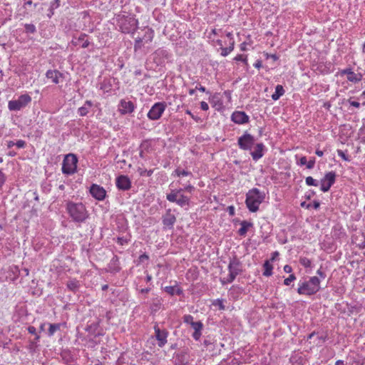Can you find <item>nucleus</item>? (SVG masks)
Masks as SVG:
<instances>
[{
  "label": "nucleus",
  "instance_id": "nucleus-8",
  "mask_svg": "<svg viewBox=\"0 0 365 365\" xmlns=\"http://www.w3.org/2000/svg\"><path fill=\"white\" fill-rule=\"evenodd\" d=\"M228 276L221 279L223 284L232 282L235 277L240 273L241 264L240 262L235 259L230 260L228 265Z\"/></svg>",
  "mask_w": 365,
  "mask_h": 365
},
{
  "label": "nucleus",
  "instance_id": "nucleus-51",
  "mask_svg": "<svg viewBox=\"0 0 365 365\" xmlns=\"http://www.w3.org/2000/svg\"><path fill=\"white\" fill-rule=\"evenodd\" d=\"M272 258L270 259V262H273L275 260V259L279 256V252H274L272 254Z\"/></svg>",
  "mask_w": 365,
  "mask_h": 365
},
{
  "label": "nucleus",
  "instance_id": "nucleus-44",
  "mask_svg": "<svg viewBox=\"0 0 365 365\" xmlns=\"http://www.w3.org/2000/svg\"><path fill=\"white\" fill-rule=\"evenodd\" d=\"M200 108H201L202 110L206 111V110H207L209 109V106H208V104L206 102L202 101L200 103Z\"/></svg>",
  "mask_w": 365,
  "mask_h": 365
},
{
  "label": "nucleus",
  "instance_id": "nucleus-53",
  "mask_svg": "<svg viewBox=\"0 0 365 365\" xmlns=\"http://www.w3.org/2000/svg\"><path fill=\"white\" fill-rule=\"evenodd\" d=\"M139 259L141 262H143L144 260L148 259V256L145 254H143L140 256Z\"/></svg>",
  "mask_w": 365,
  "mask_h": 365
},
{
  "label": "nucleus",
  "instance_id": "nucleus-61",
  "mask_svg": "<svg viewBox=\"0 0 365 365\" xmlns=\"http://www.w3.org/2000/svg\"><path fill=\"white\" fill-rule=\"evenodd\" d=\"M86 34H81L79 38H78V41H83L86 38Z\"/></svg>",
  "mask_w": 365,
  "mask_h": 365
},
{
  "label": "nucleus",
  "instance_id": "nucleus-22",
  "mask_svg": "<svg viewBox=\"0 0 365 365\" xmlns=\"http://www.w3.org/2000/svg\"><path fill=\"white\" fill-rule=\"evenodd\" d=\"M227 36L230 39V45H229L228 47H225H225H222L221 48V50H222L221 55L222 56H227L234 49L235 41L233 39L232 34L229 32V33L227 34Z\"/></svg>",
  "mask_w": 365,
  "mask_h": 365
},
{
  "label": "nucleus",
  "instance_id": "nucleus-33",
  "mask_svg": "<svg viewBox=\"0 0 365 365\" xmlns=\"http://www.w3.org/2000/svg\"><path fill=\"white\" fill-rule=\"evenodd\" d=\"M306 184L309 186H315L317 187L319 185V182L317 180L314 179L312 177L309 176L305 179Z\"/></svg>",
  "mask_w": 365,
  "mask_h": 365
},
{
  "label": "nucleus",
  "instance_id": "nucleus-9",
  "mask_svg": "<svg viewBox=\"0 0 365 365\" xmlns=\"http://www.w3.org/2000/svg\"><path fill=\"white\" fill-rule=\"evenodd\" d=\"M166 108L164 102L155 103L148 113V118L151 120H156L160 118Z\"/></svg>",
  "mask_w": 365,
  "mask_h": 365
},
{
  "label": "nucleus",
  "instance_id": "nucleus-47",
  "mask_svg": "<svg viewBox=\"0 0 365 365\" xmlns=\"http://www.w3.org/2000/svg\"><path fill=\"white\" fill-rule=\"evenodd\" d=\"M307 163V159L305 156L302 157L299 159V165H305Z\"/></svg>",
  "mask_w": 365,
  "mask_h": 365
},
{
  "label": "nucleus",
  "instance_id": "nucleus-49",
  "mask_svg": "<svg viewBox=\"0 0 365 365\" xmlns=\"http://www.w3.org/2000/svg\"><path fill=\"white\" fill-rule=\"evenodd\" d=\"M284 271L286 272V273H291L292 271V268L291 266L288 265V264H286L284 267Z\"/></svg>",
  "mask_w": 365,
  "mask_h": 365
},
{
  "label": "nucleus",
  "instance_id": "nucleus-19",
  "mask_svg": "<svg viewBox=\"0 0 365 365\" xmlns=\"http://www.w3.org/2000/svg\"><path fill=\"white\" fill-rule=\"evenodd\" d=\"M341 76H346V79L352 83H357L361 80L360 73H356L351 69H345L341 71Z\"/></svg>",
  "mask_w": 365,
  "mask_h": 365
},
{
  "label": "nucleus",
  "instance_id": "nucleus-50",
  "mask_svg": "<svg viewBox=\"0 0 365 365\" xmlns=\"http://www.w3.org/2000/svg\"><path fill=\"white\" fill-rule=\"evenodd\" d=\"M349 104L355 108H359L360 106V103L355 101H349Z\"/></svg>",
  "mask_w": 365,
  "mask_h": 365
},
{
  "label": "nucleus",
  "instance_id": "nucleus-59",
  "mask_svg": "<svg viewBox=\"0 0 365 365\" xmlns=\"http://www.w3.org/2000/svg\"><path fill=\"white\" fill-rule=\"evenodd\" d=\"M186 113L188 114L189 115L191 116L192 118L195 119V120H197V118L194 116V115L191 113L190 110H186Z\"/></svg>",
  "mask_w": 365,
  "mask_h": 365
},
{
  "label": "nucleus",
  "instance_id": "nucleus-17",
  "mask_svg": "<svg viewBox=\"0 0 365 365\" xmlns=\"http://www.w3.org/2000/svg\"><path fill=\"white\" fill-rule=\"evenodd\" d=\"M231 120L236 124L242 125L248 123L250 117L243 111H235L231 115Z\"/></svg>",
  "mask_w": 365,
  "mask_h": 365
},
{
  "label": "nucleus",
  "instance_id": "nucleus-14",
  "mask_svg": "<svg viewBox=\"0 0 365 365\" xmlns=\"http://www.w3.org/2000/svg\"><path fill=\"white\" fill-rule=\"evenodd\" d=\"M155 336L159 347H163L168 342V331L163 329H160L158 325L154 327Z\"/></svg>",
  "mask_w": 365,
  "mask_h": 365
},
{
  "label": "nucleus",
  "instance_id": "nucleus-60",
  "mask_svg": "<svg viewBox=\"0 0 365 365\" xmlns=\"http://www.w3.org/2000/svg\"><path fill=\"white\" fill-rule=\"evenodd\" d=\"M316 154H317L318 156L322 157V156H323L324 153H323V151H322V150H316Z\"/></svg>",
  "mask_w": 365,
  "mask_h": 365
},
{
  "label": "nucleus",
  "instance_id": "nucleus-25",
  "mask_svg": "<svg viewBox=\"0 0 365 365\" xmlns=\"http://www.w3.org/2000/svg\"><path fill=\"white\" fill-rule=\"evenodd\" d=\"M241 227L238 230V234L240 236H245L248 230L253 226V224L250 222L243 220L240 222Z\"/></svg>",
  "mask_w": 365,
  "mask_h": 365
},
{
  "label": "nucleus",
  "instance_id": "nucleus-38",
  "mask_svg": "<svg viewBox=\"0 0 365 365\" xmlns=\"http://www.w3.org/2000/svg\"><path fill=\"white\" fill-rule=\"evenodd\" d=\"M315 165V158H312L309 161H307L306 165L308 169H312Z\"/></svg>",
  "mask_w": 365,
  "mask_h": 365
},
{
  "label": "nucleus",
  "instance_id": "nucleus-27",
  "mask_svg": "<svg viewBox=\"0 0 365 365\" xmlns=\"http://www.w3.org/2000/svg\"><path fill=\"white\" fill-rule=\"evenodd\" d=\"M264 272L263 275L265 277H269L272 275L273 266L269 260H266L263 264Z\"/></svg>",
  "mask_w": 365,
  "mask_h": 365
},
{
  "label": "nucleus",
  "instance_id": "nucleus-63",
  "mask_svg": "<svg viewBox=\"0 0 365 365\" xmlns=\"http://www.w3.org/2000/svg\"><path fill=\"white\" fill-rule=\"evenodd\" d=\"M149 291H150V289H148V288H145V289H142L140 290V292H141V293H148Z\"/></svg>",
  "mask_w": 365,
  "mask_h": 365
},
{
  "label": "nucleus",
  "instance_id": "nucleus-29",
  "mask_svg": "<svg viewBox=\"0 0 365 365\" xmlns=\"http://www.w3.org/2000/svg\"><path fill=\"white\" fill-rule=\"evenodd\" d=\"M19 269L16 266H11L9 267V274L7 277L11 280L14 281L19 276Z\"/></svg>",
  "mask_w": 365,
  "mask_h": 365
},
{
  "label": "nucleus",
  "instance_id": "nucleus-21",
  "mask_svg": "<svg viewBox=\"0 0 365 365\" xmlns=\"http://www.w3.org/2000/svg\"><path fill=\"white\" fill-rule=\"evenodd\" d=\"M264 145L263 143H257L255 150L251 152V155L254 160H258L264 155Z\"/></svg>",
  "mask_w": 365,
  "mask_h": 365
},
{
  "label": "nucleus",
  "instance_id": "nucleus-52",
  "mask_svg": "<svg viewBox=\"0 0 365 365\" xmlns=\"http://www.w3.org/2000/svg\"><path fill=\"white\" fill-rule=\"evenodd\" d=\"M317 274L320 276L321 278L324 279L326 277L325 274L322 271L321 269H319L317 271Z\"/></svg>",
  "mask_w": 365,
  "mask_h": 365
},
{
  "label": "nucleus",
  "instance_id": "nucleus-35",
  "mask_svg": "<svg viewBox=\"0 0 365 365\" xmlns=\"http://www.w3.org/2000/svg\"><path fill=\"white\" fill-rule=\"evenodd\" d=\"M24 27L26 33L34 34L36 31V26L32 24H26Z\"/></svg>",
  "mask_w": 365,
  "mask_h": 365
},
{
  "label": "nucleus",
  "instance_id": "nucleus-20",
  "mask_svg": "<svg viewBox=\"0 0 365 365\" xmlns=\"http://www.w3.org/2000/svg\"><path fill=\"white\" fill-rule=\"evenodd\" d=\"M176 222V217L175 215L171 213V210H167L165 215L163 217V223L164 226L171 229L173 227L174 224Z\"/></svg>",
  "mask_w": 365,
  "mask_h": 365
},
{
  "label": "nucleus",
  "instance_id": "nucleus-48",
  "mask_svg": "<svg viewBox=\"0 0 365 365\" xmlns=\"http://www.w3.org/2000/svg\"><path fill=\"white\" fill-rule=\"evenodd\" d=\"M28 331L31 334L36 335V329L34 327H32V326L29 327Z\"/></svg>",
  "mask_w": 365,
  "mask_h": 365
},
{
  "label": "nucleus",
  "instance_id": "nucleus-56",
  "mask_svg": "<svg viewBox=\"0 0 365 365\" xmlns=\"http://www.w3.org/2000/svg\"><path fill=\"white\" fill-rule=\"evenodd\" d=\"M240 49L242 51H246L247 50V43L245 42H243L240 44Z\"/></svg>",
  "mask_w": 365,
  "mask_h": 365
},
{
  "label": "nucleus",
  "instance_id": "nucleus-42",
  "mask_svg": "<svg viewBox=\"0 0 365 365\" xmlns=\"http://www.w3.org/2000/svg\"><path fill=\"white\" fill-rule=\"evenodd\" d=\"M15 145H16V147H17V148H24V147L25 146L26 143H25V141H24V140H18V141L15 143Z\"/></svg>",
  "mask_w": 365,
  "mask_h": 365
},
{
  "label": "nucleus",
  "instance_id": "nucleus-18",
  "mask_svg": "<svg viewBox=\"0 0 365 365\" xmlns=\"http://www.w3.org/2000/svg\"><path fill=\"white\" fill-rule=\"evenodd\" d=\"M46 76L55 84L59 83L63 78V74L57 70H48Z\"/></svg>",
  "mask_w": 365,
  "mask_h": 365
},
{
  "label": "nucleus",
  "instance_id": "nucleus-30",
  "mask_svg": "<svg viewBox=\"0 0 365 365\" xmlns=\"http://www.w3.org/2000/svg\"><path fill=\"white\" fill-rule=\"evenodd\" d=\"M173 176L181 177V176H188L192 175V173L189 171H186L185 170H182L180 168H176L173 173H172Z\"/></svg>",
  "mask_w": 365,
  "mask_h": 365
},
{
  "label": "nucleus",
  "instance_id": "nucleus-6",
  "mask_svg": "<svg viewBox=\"0 0 365 365\" xmlns=\"http://www.w3.org/2000/svg\"><path fill=\"white\" fill-rule=\"evenodd\" d=\"M78 158L74 154H68L65 156L62 163V173L71 175L77 170Z\"/></svg>",
  "mask_w": 365,
  "mask_h": 365
},
{
  "label": "nucleus",
  "instance_id": "nucleus-1",
  "mask_svg": "<svg viewBox=\"0 0 365 365\" xmlns=\"http://www.w3.org/2000/svg\"><path fill=\"white\" fill-rule=\"evenodd\" d=\"M195 190L194 186L191 184L186 185L184 188L173 189L170 190V193L166 195V199L170 202H175L181 207L190 205V199L187 195L182 193L183 191H187L192 193Z\"/></svg>",
  "mask_w": 365,
  "mask_h": 365
},
{
  "label": "nucleus",
  "instance_id": "nucleus-16",
  "mask_svg": "<svg viewBox=\"0 0 365 365\" xmlns=\"http://www.w3.org/2000/svg\"><path fill=\"white\" fill-rule=\"evenodd\" d=\"M116 187L121 190H128L131 187V181L126 175H120L116 178Z\"/></svg>",
  "mask_w": 365,
  "mask_h": 365
},
{
  "label": "nucleus",
  "instance_id": "nucleus-3",
  "mask_svg": "<svg viewBox=\"0 0 365 365\" xmlns=\"http://www.w3.org/2000/svg\"><path fill=\"white\" fill-rule=\"evenodd\" d=\"M265 194L257 188L250 190L246 195L245 203L248 210L255 212L259 210L260 204L264 201Z\"/></svg>",
  "mask_w": 365,
  "mask_h": 365
},
{
  "label": "nucleus",
  "instance_id": "nucleus-40",
  "mask_svg": "<svg viewBox=\"0 0 365 365\" xmlns=\"http://www.w3.org/2000/svg\"><path fill=\"white\" fill-rule=\"evenodd\" d=\"M337 154L339 157H341L343 160H346V161H349V159L348 158V156L341 150H337Z\"/></svg>",
  "mask_w": 365,
  "mask_h": 365
},
{
  "label": "nucleus",
  "instance_id": "nucleus-57",
  "mask_svg": "<svg viewBox=\"0 0 365 365\" xmlns=\"http://www.w3.org/2000/svg\"><path fill=\"white\" fill-rule=\"evenodd\" d=\"M118 242L119 244H120V245H123L124 243H126L127 242H126V240H124L123 238H122V237H118Z\"/></svg>",
  "mask_w": 365,
  "mask_h": 365
},
{
  "label": "nucleus",
  "instance_id": "nucleus-15",
  "mask_svg": "<svg viewBox=\"0 0 365 365\" xmlns=\"http://www.w3.org/2000/svg\"><path fill=\"white\" fill-rule=\"evenodd\" d=\"M135 106L130 101L123 99L120 101L118 110L122 115L131 113L134 111Z\"/></svg>",
  "mask_w": 365,
  "mask_h": 365
},
{
  "label": "nucleus",
  "instance_id": "nucleus-36",
  "mask_svg": "<svg viewBox=\"0 0 365 365\" xmlns=\"http://www.w3.org/2000/svg\"><path fill=\"white\" fill-rule=\"evenodd\" d=\"M194 318L192 315L190 314H186L183 317V322L184 323L187 324H190V326L192 325V324H194L195 322H194Z\"/></svg>",
  "mask_w": 365,
  "mask_h": 365
},
{
  "label": "nucleus",
  "instance_id": "nucleus-55",
  "mask_svg": "<svg viewBox=\"0 0 365 365\" xmlns=\"http://www.w3.org/2000/svg\"><path fill=\"white\" fill-rule=\"evenodd\" d=\"M254 66L257 68H260L262 67V62L260 61H257L254 63Z\"/></svg>",
  "mask_w": 365,
  "mask_h": 365
},
{
  "label": "nucleus",
  "instance_id": "nucleus-32",
  "mask_svg": "<svg viewBox=\"0 0 365 365\" xmlns=\"http://www.w3.org/2000/svg\"><path fill=\"white\" fill-rule=\"evenodd\" d=\"M212 305L215 307H217L220 310H224L225 309L224 305V301L221 299H215L212 302Z\"/></svg>",
  "mask_w": 365,
  "mask_h": 365
},
{
  "label": "nucleus",
  "instance_id": "nucleus-2",
  "mask_svg": "<svg viewBox=\"0 0 365 365\" xmlns=\"http://www.w3.org/2000/svg\"><path fill=\"white\" fill-rule=\"evenodd\" d=\"M66 210L76 222H83L88 217V210L82 202L69 201L66 203Z\"/></svg>",
  "mask_w": 365,
  "mask_h": 365
},
{
  "label": "nucleus",
  "instance_id": "nucleus-54",
  "mask_svg": "<svg viewBox=\"0 0 365 365\" xmlns=\"http://www.w3.org/2000/svg\"><path fill=\"white\" fill-rule=\"evenodd\" d=\"M89 41L87 40V39H85L83 42H82V45L81 46L83 48H87L88 46H89Z\"/></svg>",
  "mask_w": 365,
  "mask_h": 365
},
{
  "label": "nucleus",
  "instance_id": "nucleus-10",
  "mask_svg": "<svg viewBox=\"0 0 365 365\" xmlns=\"http://www.w3.org/2000/svg\"><path fill=\"white\" fill-rule=\"evenodd\" d=\"M237 143L241 149L245 150H251L255 143V138L250 133H245L238 138Z\"/></svg>",
  "mask_w": 365,
  "mask_h": 365
},
{
  "label": "nucleus",
  "instance_id": "nucleus-7",
  "mask_svg": "<svg viewBox=\"0 0 365 365\" xmlns=\"http://www.w3.org/2000/svg\"><path fill=\"white\" fill-rule=\"evenodd\" d=\"M31 101V97L28 93L21 95L18 99L9 101L8 108L11 111H19L25 108Z\"/></svg>",
  "mask_w": 365,
  "mask_h": 365
},
{
  "label": "nucleus",
  "instance_id": "nucleus-41",
  "mask_svg": "<svg viewBox=\"0 0 365 365\" xmlns=\"http://www.w3.org/2000/svg\"><path fill=\"white\" fill-rule=\"evenodd\" d=\"M165 290L168 293H169V294H172V295H173V294H175V288L174 287H173V286H168V287H165Z\"/></svg>",
  "mask_w": 365,
  "mask_h": 365
},
{
  "label": "nucleus",
  "instance_id": "nucleus-58",
  "mask_svg": "<svg viewBox=\"0 0 365 365\" xmlns=\"http://www.w3.org/2000/svg\"><path fill=\"white\" fill-rule=\"evenodd\" d=\"M195 89H197L200 91H201V92H205V91H206L205 88L204 86H200L199 87L196 86Z\"/></svg>",
  "mask_w": 365,
  "mask_h": 365
},
{
  "label": "nucleus",
  "instance_id": "nucleus-23",
  "mask_svg": "<svg viewBox=\"0 0 365 365\" xmlns=\"http://www.w3.org/2000/svg\"><path fill=\"white\" fill-rule=\"evenodd\" d=\"M191 327L194 329V333L192 334V337L196 340L198 341L202 335V329L203 328V324L201 322H196Z\"/></svg>",
  "mask_w": 365,
  "mask_h": 365
},
{
  "label": "nucleus",
  "instance_id": "nucleus-45",
  "mask_svg": "<svg viewBox=\"0 0 365 365\" xmlns=\"http://www.w3.org/2000/svg\"><path fill=\"white\" fill-rule=\"evenodd\" d=\"M235 60L237 61H246L247 59L244 56L239 54L235 56Z\"/></svg>",
  "mask_w": 365,
  "mask_h": 365
},
{
  "label": "nucleus",
  "instance_id": "nucleus-37",
  "mask_svg": "<svg viewBox=\"0 0 365 365\" xmlns=\"http://www.w3.org/2000/svg\"><path fill=\"white\" fill-rule=\"evenodd\" d=\"M296 279V277L294 274H290L287 278L284 280V284L289 286L292 282Z\"/></svg>",
  "mask_w": 365,
  "mask_h": 365
},
{
  "label": "nucleus",
  "instance_id": "nucleus-24",
  "mask_svg": "<svg viewBox=\"0 0 365 365\" xmlns=\"http://www.w3.org/2000/svg\"><path fill=\"white\" fill-rule=\"evenodd\" d=\"M93 106V103L91 101H86L84 103V105L81 107H80L78 110V113L80 116H85L86 115L91 108Z\"/></svg>",
  "mask_w": 365,
  "mask_h": 365
},
{
  "label": "nucleus",
  "instance_id": "nucleus-4",
  "mask_svg": "<svg viewBox=\"0 0 365 365\" xmlns=\"http://www.w3.org/2000/svg\"><path fill=\"white\" fill-rule=\"evenodd\" d=\"M320 289V279L312 277L308 280H300L298 283L297 292L301 295H312Z\"/></svg>",
  "mask_w": 365,
  "mask_h": 365
},
{
  "label": "nucleus",
  "instance_id": "nucleus-5",
  "mask_svg": "<svg viewBox=\"0 0 365 365\" xmlns=\"http://www.w3.org/2000/svg\"><path fill=\"white\" fill-rule=\"evenodd\" d=\"M117 21L121 31L126 34L134 31L138 26V21L130 16L118 15Z\"/></svg>",
  "mask_w": 365,
  "mask_h": 365
},
{
  "label": "nucleus",
  "instance_id": "nucleus-12",
  "mask_svg": "<svg viewBox=\"0 0 365 365\" xmlns=\"http://www.w3.org/2000/svg\"><path fill=\"white\" fill-rule=\"evenodd\" d=\"M336 175L334 172L327 173L321 180V190L324 192H328L335 182Z\"/></svg>",
  "mask_w": 365,
  "mask_h": 365
},
{
  "label": "nucleus",
  "instance_id": "nucleus-34",
  "mask_svg": "<svg viewBox=\"0 0 365 365\" xmlns=\"http://www.w3.org/2000/svg\"><path fill=\"white\" fill-rule=\"evenodd\" d=\"M299 263L304 267H312V261L307 257H301L299 259Z\"/></svg>",
  "mask_w": 365,
  "mask_h": 365
},
{
  "label": "nucleus",
  "instance_id": "nucleus-31",
  "mask_svg": "<svg viewBox=\"0 0 365 365\" xmlns=\"http://www.w3.org/2000/svg\"><path fill=\"white\" fill-rule=\"evenodd\" d=\"M60 324H50L48 334L49 336H53L55 332L60 329Z\"/></svg>",
  "mask_w": 365,
  "mask_h": 365
},
{
  "label": "nucleus",
  "instance_id": "nucleus-26",
  "mask_svg": "<svg viewBox=\"0 0 365 365\" xmlns=\"http://www.w3.org/2000/svg\"><path fill=\"white\" fill-rule=\"evenodd\" d=\"M66 286L70 291L76 292L80 287V283L76 279H71L68 281Z\"/></svg>",
  "mask_w": 365,
  "mask_h": 365
},
{
  "label": "nucleus",
  "instance_id": "nucleus-28",
  "mask_svg": "<svg viewBox=\"0 0 365 365\" xmlns=\"http://www.w3.org/2000/svg\"><path fill=\"white\" fill-rule=\"evenodd\" d=\"M284 93V89L283 88L282 86L281 85H277L276 87H275V91L274 93L272 95V98L274 100V101H277L282 96H283Z\"/></svg>",
  "mask_w": 365,
  "mask_h": 365
},
{
  "label": "nucleus",
  "instance_id": "nucleus-46",
  "mask_svg": "<svg viewBox=\"0 0 365 365\" xmlns=\"http://www.w3.org/2000/svg\"><path fill=\"white\" fill-rule=\"evenodd\" d=\"M362 237H363V240L358 243L357 244V246L360 248V249H364L365 248V235H362Z\"/></svg>",
  "mask_w": 365,
  "mask_h": 365
},
{
  "label": "nucleus",
  "instance_id": "nucleus-39",
  "mask_svg": "<svg viewBox=\"0 0 365 365\" xmlns=\"http://www.w3.org/2000/svg\"><path fill=\"white\" fill-rule=\"evenodd\" d=\"M60 0H53L51 3V6H50V9L51 10H53L55 9H57L59 5H60Z\"/></svg>",
  "mask_w": 365,
  "mask_h": 365
},
{
  "label": "nucleus",
  "instance_id": "nucleus-43",
  "mask_svg": "<svg viewBox=\"0 0 365 365\" xmlns=\"http://www.w3.org/2000/svg\"><path fill=\"white\" fill-rule=\"evenodd\" d=\"M6 178L4 173L0 170V188L2 187L4 183L5 182Z\"/></svg>",
  "mask_w": 365,
  "mask_h": 365
},
{
  "label": "nucleus",
  "instance_id": "nucleus-62",
  "mask_svg": "<svg viewBox=\"0 0 365 365\" xmlns=\"http://www.w3.org/2000/svg\"><path fill=\"white\" fill-rule=\"evenodd\" d=\"M335 365H344V361L341 360H338L336 361Z\"/></svg>",
  "mask_w": 365,
  "mask_h": 365
},
{
  "label": "nucleus",
  "instance_id": "nucleus-13",
  "mask_svg": "<svg viewBox=\"0 0 365 365\" xmlns=\"http://www.w3.org/2000/svg\"><path fill=\"white\" fill-rule=\"evenodd\" d=\"M91 195L98 201H103L106 197V190L101 185L92 184L89 189Z\"/></svg>",
  "mask_w": 365,
  "mask_h": 365
},
{
  "label": "nucleus",
  "instance_id": "nucleus-64",
  "mask_svg": "<svg viewBox=\"0 0 365 365\" xmlns=\"http://www.w3.org/2000/svg\"><path fill=\"white\" fill-rule=\"evenodd\" d=\"M313 206H314V209H317L319 207V202H314Z\"/></svg>",
  "mask_w": 365,
  "mask_h": 365
},
{
  "label": "nucleus",
  "instance_id": "nucleus-11",
  "mask_svg": "<svg viewBox=\"0 0 365 365\" xmlns=\"http://www.w3.org/2000/svg\"><path fill=\"white\" fill-rule=\"evenodd\" d=\"M153 37L154 31L149 28L145 29L144 36L142 38H138L135 40V49L137 50L140 48L143 45L150 43L153 41Z\"/></svg>",
  "mask_w": 365,
  "mask_h": 365
}]
</instances>
